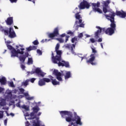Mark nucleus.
<instances>
[{
    "instance_id": "nucleus-23",
    "label": "nucleus",
    "mask_w": 126,
    "mask_h": 126,
    "mask_svg": "<svg viewBox=\"0 0 126 126\" xmlns=\"http://www.w3.org/2000/svg\"><path fill=\"white\" fill-rule=\"evenodd\" d=\"M37 49V46H30L28 48H27V51H32V50H36Z\"/></svg>"
},
{
    "instance_id": "nucleus-39",
    "label": "nucleus",
    "mask_w": 126,
    "mask_h": 126,
    "mask_svg": "<svg viewBox=\"0 0 126 126\" xmlns=\"http://www.w3.org/2000/svg\"><path fill=\"white\" fill-rule=\"evenodd\" d=\"M83 36V34L82 33H80L78 34V38H82Z\"/></svg>"
},
{
    "instance_id": "nucleus-9",
    "label": "nucleus",
    "mask_w": 126,
    "mask_h": 126,
    "mask_svg": "<svg viewBox=\"0 0 126 126\" xmlns=\"http://www.w3.org/2000/svg\"><path fill=\"white\" fill-rule=\"evenodd\" d=\"M4 32L5 35H8L10 38H15L16 37V34H15V32L13 30V28H10L9 29V32H7L6 30L4 31Z\"/></svg>"
},
{
    "instance_id": "nucleus-6",
    "label": "nucleus",
    "mask_w": 126,
    "mask_h": 126,
    "mask_svg": "<svg viewBox=\"0 0 126 126\" xmlns=\"http://www.w3.org/2000/svg\"><path fill=\"white\" fill-rule=\"evenodd\" d=\"M78 9V8H76L74 12V13H76L75 18L76 19L79 20V22L77 21H76L74 27L76 28H78V27H84V24L82 23V18L81 17V16L79 15V13H80V12H77Z\"/></svg>"
},
{
    "instance_id": "nucleus-55",
    "label": "nucleus",
    "mask_w": 126,
    "mask_h": 126,
    "mask_svg": "<svg viewBox=\"0 0 126 126\" xmlns=\"http://www.w3.org/2000/svg\"><path fill=\"white\" fill-rule=\"evenodd\" d=\"M32 2L33 3H35V1H32Z\"/></svg>"
},
{
    "instance_id": "nucleus-59",
    "label": "nucleus",
    "mask_w": 126,
    "mask_h": 126,
    "mask_svg": "<svg viewBox=\"0 0 126 126\" xmlns=\"http://www.w3.org/2000/svg\"><path fill=\"white\" fill-rule=\"evenodd\" d=\"M41 102H39L38 103V104H40Z\"/></svg>"
},
{
    "instance_id": "nucleus-35",
    "label": "nucleus",
    "mask_w": 126,
    "mask_h": 126,
    "mask_svg": "<svg viewBox=\"0 0 126 126\" xmlns=\"http://www.w3.org/2000/svg\"><path fill=\"white\" fill-rule=\"evenodd\" d=\"M78 56L79 58H81V61H82L84 59H86V57H85V56L82 57V56H81V54H79Z\"/></svg>"
},
{
    "instance_id": "nucleus-34",
    "label": "nucleus",
    "mask_w": 126,
    "mask_h": 126,
    "mask_svg": "<svg viewBox=\"0 0 126 126\" xmlns=\"http://www.w3.org/2000/svg\"><path fill=\"white\" fill-rule=\"evenodd\" d=\"M35 80H36V79L32 78L30 80H29V81H31V82H32V83H33L35 81Z\"/></svg>"
},
{
    "instance_id": "nucleus-50",
    "label": "nucleus",
    "mask_w": 126,
    "mask_h": 126,
    "mask_svg": "<svg viewBox=\"0 0 126 126\" xmlns=\"http://www.w3.org/2000/svg\"><path fill=\"white\" fill-rule=\"evenodd\" d=\"M100 46H101L102 49H104V47H103V43H100Z\"/></svg>"
},
{
    "instance_id": "nucleus-28",
    "label": "nucleus",
    "mask_w": 126,
    "mask_h": 126,
    "mask_svg": "<svg viewBox=\"0 0 126 126\" xmlns=\"http://www.w3.org/2000/svg\"><path fill=\"white\" fill-rule=\"evenodd\" d=\"M8 85L10 87H15L14 84H13V82H10L8 83Z\"/></svg>"
},
{
    "instance_id": "nucleus-45",
    "label": "nucleus",
    "mask_w": 126,
    "mask_h": 126,
    "mask_svg": "<svg viewBox=\"0 0 126 126\" xmlns=\"http://www.w3.org/2000/svg\"><path fill=\"white\" fill-rule=\"evenodd\" d=\"M0 31H3V28H2V27L0 26Z\"/></svg>"
},
{
    "instance_id": "nucleus-36",
    "label": "nucleus",
    "mask_w": 126,
    "mask_h": 126,
    "mask_svg": "<svg viewBox=\"0 0 126 126\" xmlns=\"http://www.w3.org/2000/svg\"><path fill=\"white\" fill-rule=\"evenodd\" d=\"M37 53L39 55V56H41V55H42V51H41L40 50H37Z\"/></svg>"
},
{
    "instance_id": "nucleus-18",
    "label": "nucleus",
    "mask_w": 126,
    "mask_h": 126,
    "mask_svg": "<svg viewBox=\"0 0 126 126\" xmlns=\"http://www.w3.org/2000/svg\"><path fill=\"white\" fill-rule=\"evenodd\" d=\"M49 77H50L53 85H60V82L57 81L56 79H53V77L52 76H49Z\"/></svg>"
},
{
    "instance_id": "nucleus-56",
    "label": "nucleus",
    "mask_w": 126,
    "mask_h": 126,
    "mask_svg": "<svg viewBox=\"0 0 126 126\" xmlns=\"http://www.w3.org/2000/svg\"><path fill=\"white\" fill-rule=\"evenodd\" d=\"M45 42H47V39H45Z\"/></svg>"
},
{
    "instance_id": "nucleus-8",
    "label": "nucleus",
    "mask_w": 126,
    "mask_h": 126,
    "mask_svg": "<svg viewBox=\"0 0 126 126\" xmlns=\"http://www.w3.org/2000/svg\"><path fill=\"white\" fill-rule=\"evenodd\" d=\"M60 113L63 118H65L66 122V119H68V118H70L71 120H74L75 119V117L74 118H72V113L69 111H60Z\"/></svg>"
},
{
    "instance_id": "nucleus-30",
    "label": "nucleus",
    "mask_w": 126,
    "mask_h": 126,
    "mask_svg": "<svg viewBox=\"0 0 126 126\" xmlns=\"http://www.w3.org/2000/svg\"><path fill=\"white\" fill-rule=\"evenodd\" d=\"M92 52L93 53H94V54H96V53H97V50H96V48H95V47H92Z\"/></svg>"
},
{
    "instance_id": "nucleus-49",
    "label": "nucleus",
    "mask_w": 126,
    "mask_h": 126,
    "mask_svg": "<svg viewBox=\"0 0 126 126\" xmlns=\"http://www.w3.org/2000/svg\"><path fill=\"white\" fill-rule=\"evenodd\" d=\"M97 41L98 42H102V38H99Z\"/></svg>"
},
{
    "instance_id": "nucleus-3",
    "label": "nucleus",
    "mask_w": 126,
    "mask_h": 126,
    "mask_svg": "<svg viewBox=\"0 0 126 126\" xmlns=\"http://www.w3.org/2000/svg\"><path fill=\"white\" fill-rule=\"evenodd\" d=\"M24 92V89H19V90L15 89L12 91L7 90L4 95L5 99L0 97V106L3 107V106L6 105L5 100L7 101H11L12 100V103H14V100L15 101H17V99L22 98V95H20L17 97V96L15 95H12V93H14V94H16V93H18V94H23Z\"/></svg>"
},
{
    "instance_id": "nucleus-5",
    "label": "nucleus",
    "mask_w": 126,
    "mask_h": 126,
    "mask_svg": "<svg viewBox=\"0 0 126 126\" xmlns=\"http://www.w3.org/2000/svg\"><path fill=\"white\" fill-rule=\"evenodd\" d=\"M53 74L56 76V78L59 81H63V75H64L65 80L71 77V73H70V71L65 70L62 71L61 73V72H59L58 70L55 69L53 71Z\"/></svg>"
},
{
    "instance_id": "nucleus-53",
    "label": "nucleus",
    "mask_w": 126,
    "mask_h": 126,
    "mask_svg": "<svg viewBox=\"0 0 126 126\" xmlns=\"http://www.w3.org/2000/svg\"><path fill=\"white\" fill-rule=\"evenodd\" d=\"M44 42H45V40L44 39H43L42 40H41V43H44Z\"/></svg>"
},
{
    "instance_id": "nucleus-33",
    "label": "nucleus",
    "mask_w": 126,
    "mask_h": 126,
    "mask_svg": "<svg viewBox=\"0 0 126 126\" xmlns=\"http://www.w3.org/2000/svg\"><path fill=\"white\" fill-rule=\"evenodd\" d=\"M4 92V88L0 87V93H3Z\"/></svg>"
},
{
    "instance_id": "nucleus-48",
    "label": "nucleus",
    "mask_w": 126,
    "mask_h": 126,
    "mask_svg": "<svg viewBox=\"0 0 126 126\" xmlns=\"http://www.w3.org/2000/svg\"><path fill=\"white\" fill-rule=\"evenodd\" d=\"M2 109L3 110H8V107H3Z\"/></svg>"
},
{
    "instance_id": "nucleus-44",
    "label": "nucleus",
    "mask_w": 126,
    "mask_h": 126,
    "mask_svg": "<svg viewBox=\"0 0 126 126\" xmlns=\"http://www.w3.org/2000/svg\"><path fill=\"white\" fill-rule=\"evenodd\" d=\"M60 37H65V33H63L60 35Z\"/></svg>"
},
{
    "instance_id": "nucleus-62",
    "label": "nucleus",
    "mask_w": 126,
    "mask_h": 126,
    "mask_svg": "<svg viewBox=\"0 0 126 126\" xmlns=\"http://www.w3.org/2000/svg\"><path fill=\"white\" fill-rule=\"evenodd\" d=\"M5 52H6V50H5Z\"/></svg>"
},
{
    "instance_id": "nucleus-52",
    "label": "nucleus",
    "mask_w": 126,
    "mask_h": 126,
    "mask_svg": "<svg viewBox=\"0 0 126 126\" xmlns=\"http://www.w3.org/2000/svg\"><path fill=\"white\" fill-rule=\"evenodd\" d=\"M14 27L15 28V29H18V28L15 26H14Z\"/></svg>"
},
{
    "instance_id": "nucleus-21",
    "label": "nucleus",
    "mask_w": 126,
    "mask_h": 126,
    "mask_svg": "<svg viewBox=\"0 0 126 126\" xmlns=\"http://www.w3.org/2000/svg\"><path fill=\"white\" fill-rule=\"evenodd\" d=\"M24 95L27 100H33V99H34V97L30 96V95H29V94H28V93H25Z\"/></svg>"
},
{
    "instance_id": "nucleus-2",
    "label": "nucleus",
    "mask_w": 126,
    "mask_h": 126,
    "mask_svg": "<svg viewBox=\"0 0 126 126\" xmlns=\"http://www.w3.org/2000/svg\"><path fill=\"white\" fill-rule=\"evenodd\" d=\"M115 15L116 14L113 12H111L109 15L105 14V16L106 17L108 20H110L111 22L110 25L111 28H108L106 30L105 28H101L100 27H96V28L98 29L96 32L94 34V37L95 39L99 38V34L102 32H105L107 35H113L115 33V30H116V24L115 23Z\"/></svg>"
},
{
    "instance_id": "nucleus-17",
    "label": "nucleus",
    "mask_w": 126,
    "mask_h": 126,
    "mask_svg": "<svg viewBox=\"0 0 126 126\" xmlns=\"http://www.w3.org/2000/svg\"><path fill=\"white\" fill-rule=\"evenodd\" d=\"M116 15L120 16V17H121V18H125L126 16V12H125L123 10L121 11H117Z\"/></svg>"
},
{
    "instance_id": "nucleus-43",
    "label": "nucleus",
    "mask_w": 126,
    "mask_h": 126,
    "mask_svg": "<svg viewBox=\"0 0 126 126\" xmlns=\"http://www.w3.org/2000/svg\"><path fill=\"white\" fill-rule=\"evenodd\" d=\"M17 0H10V1H11V2H16V1Z\"/></svg>"
},
{
    "instance_id": "nucleus-27",
    "label": "nucleus",
    "mask_w": 126,
    "mask_h": 126,
    "mask_svg": "<svg viewBox=\"0 0 126 126\" xmlns=\"http://www.w3.org/2000/svg\"><path fill=\"white\" fill-rule=\"evenodd\" d=\"M43 80H44L45 83H46V82L49 83V82H50V81H51L50 79L47 78H44Z\"/></svg>"
},
{
    "instance_id": "nucleus-40",
    "label": "nucleus",
    "mask_w": 126,
    "mask_h": 126,
    "mask_svg": "<svg viewBox=\"0 0 126 126\" xmlns=\"http://www.w3.org/2000/svg\"><path fill=\"white\" fill-rule=\"evenodd\" d=\"M65 38H66V39H65V42L66 43V42H67L68 41V38H69V36L66 35L65 36Z\"/></svg>"
},
{
    "instance_id": "nucleus-7",
    "label": "nucleus",
    "mask_w": 126,
    "mask_h": 126,
    "mask_svg": "<svg viewBox=\"0 0 126 126\" xmlns=\"http://www.w3.org/2000/svg\"><path fill=\"white\" fill-rule=\"evenodd\" d=\"M16 106H17V107H18V108H22V109L25 110H23V113H24V116L25 117V119L26 120H28V118H27V117H29V118H30V115H29V113L27 112H28V111H30L29 105H26L25 104H24L22 106H21L20 102H19L16 104Z\"/></svg>"
},
{
    "instance_id": "nucleus-16",
    "label": "nucleus",
    "mask_w": 126,
    "mask_h": 126,
    "mask_svg": "<svg viewBox=\"0 0 126 126\" xmlns=\"http://www.w3.org/2000/svg\"><path fill=\"white\" fill-rule=\"evenodd\" d=\"M35 73L38 75V76H41L42 77H44L45 75H46V73H44L41 69L39 68H37L35 70Z\"/></svg>"
},
{
    "instance_id": "nucleus-12",
    "label": "nucleus",
    "mask_w": 126,
    "mask_h": 126,
    "mask_svg": "<svg viewBox=\"0 0 126 126\" xmlns=\"http://www.w3.org/2000/svg\"><path fill=\"white\" fill-rule=\"evenodd\" d=\"M103 4V11L104 13H107L108 12V9H109V4L110 3V0H107L106 1H103L102 2Z\"/></svg>"
},
{
    "instance_id": "nucleus-4",
    "label": "nucleus",
    "mask_w": 126,
    "mask_h": 126,
    "mask_svg": "<svg viewBox=\"0 0 126 126\" xmlns=\"http://www.w3.org/2000/svg\"><path fill=\"white\" fill-rule=\"evenodd\" d=\"M60 49V44L58 43L55 47V52H56L57 56H54V53H52V61L53 63H57L59 66H65V67H69V63L65 62L62 59V55L63 51L59 50Z\"/></svg>"
},
{
    "instance_id": "nucleus-60",
    "label": "nucleus",
    "mask_w": 126,
    "mask_h": 126,
    "mask_svg": "<svg viewBox=\"0 0 126 126\" xmlns=\"http://www.w3.org/2000/svg\"><path fill=\"white\" fill-rule=\"evenodd\" d=\"M48 41H50V39H49L48 40H47Z\"/></svg>"
},
{
    "instance_id": "nucleus-54",
    "label": "nucleus",
    "mask_w": 126,
    "mask_h": 126,
    "mask_svg": "<svg viewBox=\"0 0 126 126\" xmlns=\"http://www.w3.org/2000/svg\"><path fill=\"white\" fill-rule=\"evenodd\" d=\"M77 115H76V114H75V117L74 118L72 117V119H74L75 118V117H76Z\"/></svg>"
},
{
    "instance_id": "nucleus-19",
    "label": "nucleus",
    "mask_w": 126,
    "mask_h": 126,
    "mask_svg": "<svg viewBox=\"0 0 126 126\" xmlns=\"http://www.w3.org/2000/svg\"><path fill=\"white\" fill-rule=\"evenodd\" d=\"M7 25H11L13 23V18L12 17L8 18L6 21Z\"/></svg>"
},
{
    "instance_id": "nucleus-25",
    "label": "nucleus",
    "mask_w": 126,
    "mask_h": 126,
    "mask_svg": "<svg viewBox=\"0 0 126 126\" xmlns=\"http://www.w3.org/2000/svg\"><path fill=\"white\" fill-rule=\"evenodd\" d=\"M28 82H29V79L26 80L25 82L22 83L23 86H27L28 85Z\"/></svg>"
},
{
    "instance_id": "nucleus-29",
    "label": "nucleus",
    "mask_w": 126,
    "mask_h": 126,
    "mask_svg": "<svg viewBox=\"0 0 126 126\" xmlns=\"http://www.w3.org/2000/svg\"><path fill=\"white\" fill-rule=\"evenodd\" d=\"M57 40L60 42V43H63L64 40L63 38H57Z\"/></svg>"
},
{
    "instance_id": "nucleus-31",
    "label": "nucleus",
    "mask_w": 126,
    "mask_h": 126,
    "mask_svg": "<svg viewBox=\"0 0 126 126\" xmlns=\"http://www.w3.org/2000/svg\"><path fill=\"white\" fill-rule=\"evenodd\" d=\"M67 34H68V35H70L71 36H73V32L70 31H67Z\"/></svg>"
},
{
    "instance_id": "nucleus-46",
    "label": "nucleus",
    "mask_w": 126,
    "mask_h": 126,
    "mask_svg": "<svg viewBox=\"0 0 126 126\" xmlns=\"http://www.w3.org/2000/svg\"><path fill=\"white\" fill-rule=\"evenodd\" d=\"M85 36L87 38H89L90 37V35L89 34H86Z\"/></svg>"
},
{
    "instance_id": "nucleus-14",
    "label": "nucleus",
    "mask_w": 126,
    "mask_h": 126,
    "mask_svg": "<svg viewBox=\"0 0 126 126\" xmlns=\"http://www.w3.org/2000/svg\"><path fill=\"white\" fill-rule=\"evenodd\" d=\"M64 48H66V49H69V50H71L72 53L73 55H75V52H74V50H75V44H66L64 45Z\"/></svg>"
},
{
    "instance_id": "nucleus-37",
    "label": "nucleus",
    "mask_w": 126,
    "mask_h": 126,
    "mask_svg": "<svg viewBox=\"0 0 126 126\" xmlns=\"http://www.w3.org/2000/svg\"><path fill=\"white\" fill-rule=\"evenodd\" d=\"M90 41L91 42V43H95L96 42V40L94 38H91Z\"/></svg>"
},
{
    "instance_id": "nucleus-13",
    "label": "nucleus",
    "mask_w": 126,
    "mask_h": 126,
    "mask_svg": "<svg viewBox=\"0 0 126 126\" xmlns=\"http://www.w3.org/2000/svg\"><path fill=\"white\" fill-rule=\"evenodd\" d=\"M95 60V54H93L90 56L89 60L87 61V63H90L92 65H96L97 63L93 62Z\"/></svg>"
},
{
    "instance_id": "nucleus-51",
    "label": "nucleus",
    "mask_w": 126,
    "mask_h": 126,
    "mask_svg": "<svg viewBox=\"0 0 126 126\" xmlns=\"http://www.w3.org/2000/svg\"><path fill=\"white\" fill-rule=\"evenodd\" d=\"M10 116H12V117H14V114H13V113H10Z\"/></svg>"
},
{
    "instance_id": "nucleus-10",
    "label": "nucleus",
    "mask_w": 126,
    "mask_h": 126,
    "mask_svg": "<svg viewBox=\"0 0 126 126\" xmlns=\"http://www.w3.org/2000/svg\"><path fill=\"white\" fill-rule=\"evenodd\" d=\"M93 9L94 11L95 12H98V13H102V10L99 8V6H100V2H97V3H92Z\"/></svg>"
},
{
    "instance_id": "nucleus-26",
    "label": "nucleus",
    "mask_w": 126,
    "mask_h": 126,
    "mask_svg": "<svg viewBox=\"0 0 126 126\" xmlns=\"http://www.w3.org/2000/svg\"><path fill=\"white\" fill-rule=\"evenodd\" d=\"M71 42L72 43H76V42H77V38L75 37L72 38Z\"/></svg>"
},
{
    "instance_id": "nucleus-20",
    "label": "nucleus",
    "mask_w": 126,
    "mask_h": 126,
    "mask_svg": "<svg viewBox=\"0 0 126 126\" xmlns=\"http://www.w3.org/2000/svg\"><path fill=\"white\" fill-rule=\"evenodd\" d=\"M0 83L1 85H4L6 83V79H5V77L3 76L0 77Z\"/></svg>"
},
{
    "instance_id": "nucleus-11",
    "label": "nucleus",
    "mask_w": 126,
    "mask_h": 126,
    "mask_svg": "<svg viewBox=\"0 0 126 126\" xmlns=\"http://www.w3.org/2000/svg\"><path fill=\"white\" fill-rule=\"evenodd\" d=\"M90 7V4L86 0H83L79 5V8L80 9H84L85 8H89Z\"/></svg>"
},
{
    "instance_id": "nucleus-58",
    "label": "nucleus",
    "mask_w": 126,
    "mask_h": 126,
    "mask_svg": "<svg viewBox=\"0 0 126 126\" xmlns=\"http://www.w3.org/2000/svg\"><path fill=\"white\" fill-rule=\"evenodd\" d=\"M29 0V1H31V0Z\"/></svg>"
},
{
    "instance_id": "nucleus-15",
    "label": "nucleus",
    "mask_w": 126,
    "mask_h": 126,
    "mask_svg": "<svg viewBox=\"0 0 126 126\" xmlns=\"http://www.w3.org/2000/svg\"><path fill=\"white\" fill-rule=\"evenodd\" d=\"M59 35V29L56 28L54 31L53 33H50L48 36L49 38H51L52 39H54V37H56Z\"/></svg>"
},
{
    "instance_id": "nucleus-47",
    "label": "nucleus",
    "mask_w": 126,
    "mask_h": 126,
    "mask_svg": "<svg viewBox=\"0 0 126 126\" xmlns=\"http://www.w3.org/2000/svg\"><path fill=\"white\" fill-rule=\"evenodd\" d=\"M34 73V72H28V74H33Z\"/></svg>"
},
{
    "instance_id": "nucleus-22",
    "label": "nucleus",
    "mask_w": 126,
    "mask_h": 126,
    "mask_svg": "<svg viewBox=\"0 0 126 126\" xmlns=\"http://www.w3.org/2000/svg\"><path fill=\"white\" fill-rule=\"evenodd\" d=\"M38 85L39 86H44V85H46L44 79H40V80L38 81Z\"/></svg>"
},
{
    "instance_id": "nucleus-61",
    "label": "nucleus",
    "mask_w": 126,
    "mask_h": 126,
    "mask_svg": "<svg viewBox=\"0 0 126 126\" xmlns=\"http://www.w3.org/2000/svg\"><path fill=\"white\" fill-rule=\"evenodd\" d=\"M123 1H124L125 0H122Z\"/></svg>"
},
{
    "instance_id": "nucleus-1",
    "label": "nucleus",
    "mask_w": 126,
    "mask_h": 126,
    "mask_svg": "<svg viewBox=\"0 0 126 126\" xmlns=\"http://www.w3.org/2000/svg\"><path fill=\"white\" fill-rule=\"evenodd\" d=\"M5 44L7 45V47L9 50H10L11 55V58H14L16 57L17 58H19L20 62L22 63H24L25 62V59L29 56V54L28 53H26L25 55H23L24 54V50L25 49L23 48V45H19L18 46H16V49L13 48L11 45H9V44H10L11 43V41H6V39H4ZM17 50V51H16Z\"/></svg>"
},
{
    "instance_id": "nucleus-38",
    "label": "nucleus",
    "mask_w": 126,
    "mask_h": 126,
    "mask_svg": "<svg viewBox=\"0 0 126 126\" xmlns=\"http://www.w3.org/2000/svg\"><path fill=\"white\" fill-rule=\"evenodd\" d=\"M32 43H33V45H38V44H39L38 40H35Z\"/></svg>"
},
{
    "instance_id": "nucleus-57",
    "label": "nucleus",
    "mask_w": 126,
    "mask_h": 126,
    "mask_svg": "<svg viewBox=\"0 0 126 126\" xmlns=\"http://www.w3.org/2000/svg\"><path fill=\"white\" fill-rule=\"evenodd\" d=\"M13 80H15V78H13Z\"/></svg>"
},
{
    "instance_id": "nucleus-32",
    "label": "nucleus",
    "mask_w": 126,
    "mask_h": 126,
    "mask_svg": "<svg viewBox=\"0 0 126 126\" xmlns=\"http://www.w3.org/2000/svg\"><path fill=\"white\" fill-rule=\"evenodd\" d=\"M3 117V111H0V119H2Z\"/></svg>"
},
{
    "instance_id": "nucleus-24",
    "label": "nucleus",
    "mask_w": 126,
    "mask_h": 126,
    "mask_svg": "<svg viewBox=\"0 0 126 126\" xmlns=\"http://www.w3.org/2000/svg\"><path fill=\"white\" fill-rule=\"evenodd\" d=\"M27 63L28 64H32L33 63V59L32 58H29Z\"/></svg>"
},
{
    "instance_id": "nucleus-42",
    "label": "nucleus",
    "mask_w": 126,
    "mask_h": 126,
    "mask_svg": "<svg viewBox=\"0 0 126 126\" xmlns=\"http://www.w3.org/2000/svg\"><path fill=\"white\" fill-rule=\"evenodd\" d=\"M21 67L22 69H24V68H25V66L24 65H21Z\"/></svg>"
},
{
    "instance_id": "nucleus-41",
    "label": "nucleus",
    "mask_w": 126,
    "mask_h": 126,
    "mask_svg": "<svg viewBox=\"0 0 126 126\" xmlns=\"http://www.w3.org/2000/svg\"><path fill=\"white\" fill-rule=\"evenodd\" d=\"M4 126H6L7 125V120H5L4 121Z\"/></svg>"
}]
</instances>
